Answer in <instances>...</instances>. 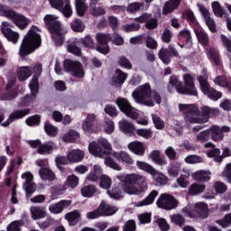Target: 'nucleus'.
Masks as SVG:
<instances>
[{
  "label": "nucleus",
  "mask_w": 231,
  "mask_h": 231,
  "mask_svg": "<svg viewBox=\"0 0 231 231\" xmlns=\"http://www.w3.org/2000/svg\"><path fill=\"white\" fill-rule=\"evenodd\" d=\"M124 184L116 183L114 184L112 189H108L106 194L111 198V199H120V198H124Z\"/></svg>",
  "instance_id": "24"
},
{
  "label": "nucleus",
  "mask_w": 231,
  "mask_h": 231,
  "mask_svg": "<svg viewBox=\"0 0 231 231\" xmlns=\"http://www.w3.org/2000/svg\"><path fill=\"white\" fill-rule=\"evenodd\" d=\"M79 134L75 130H70L62 136V142L65 143H73L75 140H79Z\"/></svg>",
  "instance_id": "44"
},
{
  "label": "nucleus",
  "mask_w": 231,
  "mask_h": 231,
  "mask_svg": "<svg viewBox=\"0 0 231 231\" xmlns=\"http://www.w3.org/2000/svg\"><path fill=\"white\" fill-rule=\"evenodd\" d=\"M30 212L34 221H37V219H44L48 214L46 208L39 206L31 207Z\"/></svg>",
  "instance_id": "29"
},
{
  "label": "nucleus",
  "mask_w": 231,
  "mask_h": 231,
  "mask_svg": "<svg viewBox=\"0 0 231 231\" xmlns=\"http://www.w3.org/2000/svg\"><path fill=\"white\" fill-rule=\"evenodd\" d=\"M64 17H71L73 15V9L69 5V0H65V5H61L60 9H58Z\"/></svg>",
  "instance_id": "54"
},
{
  "label": "nucleus",
  "mask_w": 231,
  "mask_h": 231,
  "mask_svg": "<svg viewBox=\"0 0 231 231\" xmlns=\"http://www.w3.org/2000/svg\"><path fill=\"white\" fill-rule=\"evenodd\" d=\"M216 223L222 226V228H226L231 225V213L226 215L222 219L217 220Z\"/></svg>",
  "instance_id": "63"
},
{
  "label": "nucleus",
  "mask_w": 231,
  "mask_h": 231,
  "mask_svg": "<svg viewBox=\"0 0 231 231\" xmlns=\"http://www.w3.org/2000/svg\"><path fill=\"white\" fill-rule=\"evenodd\" d=\"M79 177L72 174L67 177L65 185H67V187H69V189H77V187H79Z\"/></svg>",
  "instance_id": "55"
},
{
  "label": "nucleus",
  "mask_w": 231,
  "mask_h": 231,
  "mask_svg": "<svg viewBox=\"0 0 231 231\" xmlns=\"http://www.w3.org/2000/svg\"><path fill=\"white\" fill-rule=\"evenodd\" d=\"M104 172V170H102V166L98 165V164H95L90 171V173L88 174V176L87 177V179L89 181H97L100 180V176H102Z\"/></svg>",
  "instance_id": "36"
},
{
  "label": "nucleus",
  "mask_w": 231,
  "mask_h": 231,
  "mask_svg": "<svg viewBox=\"0 0 231 231\" xmlns=\"http://www.w3.org/2000/svg\"><path fill=\"white\" fill-rule=\"evenodd\" d=\"M57 149H58L57 143L50 141L43 144L42 143V144H40V147L37 150V152H38V154L46 156L48 154H51V152H53V151H57Z\"/></svg>",
  "instance_id": "25"
},
{
  "label": "nucleus",
  "mask_w": 231,
  "mask_h": 231,
  "mask_svg": "<svg viewBox=\"0 0 231 231\" xmlns=\"http://www.w3.org/2000/svg\"><path fill=\"white\" fill-rule=\"evenodd\" d=\"M212 10L216 17H223V7H221V4H219V2L215 1L212 3Z\"/></svg>",
  "instance_id": "64"
},
{
  "label": "nucleus",
  "mask_w": 231,
  "mask_h": 231,
  "mask_svg": "<svg viewBox=\"0 0 231 231\" xmlns=\"http://www.w3.org/2000/svg\"><path fill=\"white\" fill-rule=\"evenodd\" d=\"M84 151L80 149H73L67 152V158L69 163H79L84 160Z\"/></svg>",
  "instance_id": "23"
},
{
  "label": "nucleus",
  "mask_w": 231,
  "mask_h": 231,
  "mask_svg": "<svg viewBox=\"0 0 231 231\" xmlns=\"http://www.w3.org/2000/svg\"><path fill=\"white\" fill-rule=\"evenodd\" d=\"M33 73L35 75L29 83V89L31 90L32 97H35L39 93V77L42 73V65L36 64L33 68Z\"/></svg>",
  "instance_id": "15"
},
{
  "label": "nucleus",
  "mask_w": 231,
  "mask_h": 231,
  "mask_svg": "<svg viewBox=\"0 0 231 231\" xmlns=\"http://www.w3.org/2000/svg\"><path fill=\"white\" fill-rule=\"evenodd\" d=\"M118 127L121 133H124L125 134H129L130 136L131 134H133V133H134V131H136V127L134 126V125L125 119L118 122Z\"/></svg>",
  "instance_id": "27"
},
{
  "label": "nucleus",
  "mask_w": 231,
  "mask_h": 231,
  "mask_svg": "<svg viewBox=\"0 0 231 231\" xmlns=\"http://www.w3.org/2000/svg\"><path fill=\"white\" fill-rule=\"evenodd\" d=\"M180 3L181 0H168L162 7L163 15H167V14H172L174 10H178Z\"/></svg>",
  "instance_id": "31"
},
{
  "label": "nucleus",
  "mask_w": 231,
  "mask_h": 231,
  "mask_svg": "<svg viewBox=\"0 0 231 231\" xmlns=\"http://www.w3.org/2000/svg\"><path fill=\"white\" fill-rule=\"evenodd\" d=\"M179 111L183 114L186 124H206L212 115H219L217 108L203 106L201 110L196 105L179 104Z\"/></svg>",
  "instance_id": "1"
},
{
  "label": "nucleus",
  "mask_w": 231,
  "mask_h": 231,
  "mask_svg": "<svg viewBox=\"0 0 231 231\" xmlns=\"http://www.w3.org/2000/svg\"><path fill=\"white\" fill-rule=\"evenodd\" d=\"M13 23L20 30H24V28L30 24V19L26 18V16L23 14H16L13 18Z\"/></svg>",
  "instance_id": "35"
},
{
  "label": "nucleus",
  "mask_w": 231,
  "mask_h": 231,
  "mask_svg": "<svg viewBox=\"0 0 231 231\" xmlns=\"http://www.w3.org/2000/svg\"><path fill=\"white\" fill-rule=\"evenodd\" d=\"M97 208L99 209L101 217L114 216V214H116V212H118V208H116V206L109 205L104 200L100 202Z\"/></svg>",
  "instance_id": "21"
},
{
  "label": "nucleus",
  "mask_w": 231,
  "mask_h": 231,
  "mask_svg": "<svg viewBox=\"0 0 231 231\" xmlns=\"http://www.w3.org/2000/svg\"><path fill=\"white\" fill-rule=\"evenodd\" d=\"M224 133H230V128L228 126H218L213 125L209 128V135L213 142H223L225 138Z\"/></svg>",
  "instance_id": "17"
},
{
  "label": "nucleus",
  "mask_w": 231,
  "mask_h": 231,
  "mask_svg": "<svg viewBox=\"0 0 231 231\" xmlns=\"http://www.w3.org/2000/svg\"><path fill=\"white\" fill-rule=\"evenodd\" d=\"M195 34L197 35V39L202 46H208V34L203 28L198 26L194 29Z\"/></svg>",
  "instance_id": "37"
},
{
  "label": "nucleus",
  "mask_w": 231,
  "mask_h": 231,
  "mask_svg": "<svg viewBox=\"0 0 231 231\" xmlns=\"http://www.w3.org/2000/svg\"><path fill=\"white\" fill-rule=\"evenodd\" d=\"M198 81L202 93L211 100H219V98L223 97V93L212 88L208 84V73L207 72V69H202L201 75L198 77Z\"/></svg>",
  "instance_id": "8"
},
{
  "label": "nucleus",
  "mask_w": 231,
  "mask_h": 231,
  "mask_svg": "<svg viewBox=\"0 0 231 231\" xmlns=\"http://www.w3.org/2000/svg\"><path fill=\"white\" fill-rule=\"evenodd\" d=\"M26 115H30V108H25L23 110H15L10 115L9 118L5 123L2 124V125L4 127H8V125L12 124L14 120H19L20 118H24Z\"/></svg>",
  "instance_id": "22"
},
{
  "label": "nucleus",
  "mask_w": 231,
  "mask_h": 231,
  "mask_svg": "<svg viewBox=\"0 0 231 231\" xmlns=\"http://www.w3.org/2000/svg\"><path fill=\"white\" fill-rule=\"evenodd\" d=\"M96 192H98V189L93 185L85 186L81 189L83 198H91Z\"/></svg>",
  "instance_id": "50"
},
{
  "label": "nucleus",
  "mask_w": 231,
  "mask_h": 231,
  "mask_svg": "<svg viewBox=\"0 0 231 231\" xmlns=\"http://www.w3.org/2000/svg\"><path fill=\"white\" fill-rule=\"evenodd\" d=\"M22 180H24L23 187L27 198H32L33 192L37 190V185L33 182V174L30 171H25L22 174Z\"/></svg>",
  "instance_id": "13"
},
{
  "label": "nucleus",
  "mask_w": 231,
  "mask_h": 231,
  "mask_svg": "<svg viewBox=\"0 0 231 231\" xmlns=\"http://www.w3.org/2000/svg\"><path fill=\"white\" fill-rule=\"evenodd\" d=\"M70 26L73 32H80L86 29V25L84 24V23L79 19H74L71 22Z\"/></svg>",
  "instance_id": "59"
},
{
  "label": "nucleus",
  "mask_w": 231,
  "mask_h": 231,
  "mask_svg": "<svg viewBox=\"0 0 231 231\" xmlns=\"http://www.w3.org/2000/svg\"><path fill=\"white\" fill-rule=\"evenodd\" d=\"M82 215L80 211L75 209L65 215V219L68 220V223L70 226H75L80 221Z\"/></svg>",
  "instance_id": "33"
},
{
  "label": "nucleus",
  "mask_w": 231,
  "mask_h": 231,
  "mask_svg": "<svg viewBox=\"0 0 231 231\" xmlns=\"http://www.w3.org/2000/svg\"><path fill=\"white\" fill-rule=\"evenodd\" d=\"M179 39L182 42H186L187 48L192 46V37L189 30H183L179 33Z\"/></svg>",
  "instance_id": "47"
},
{
  "label": "nucleus",
  "mask_w": 231,
  "mask_h": 231,
  "mask_svg": "<svg viewBox=\"0 0 231 231\" xmlns=\"http://www.w3.org/2000/svg\"><path fill=\"white\" fill-rule=\"evenodd\" d=\"M157 207L164 210H172L178 207V200L170 194H162L157 200Z\"/></svg>",
  "instance_id": "12"
},
{
  "label": "nucleus",
  "mask_w": 231,
  "mask_h": 231,
  "mask_svg": "<svg viewBox=\"0 0 231 231\" xmlns=\"http://www.w3.org/2000/svg\"><path fill=\"white\" fill-rule=\"evenodd\" d=\"M135 21L137 23H146L145 26L149 30H152L158 26V21L152 18L149 14H143L140 17L136 18Z\"/></svg>",
  "instance_id": "26"
},
{
  "label": "nucleus",
  "mask_w": 231,
  "mask_h": 231,
  "mask_svg": "<svg viewBox=\"0 0 231 231\" xmlns=\"http://www.w3.org/2000/svg\"><path fill=\"white\" fill-rule=\"evenodd\" d=\"M96 39L97 42V51L103 53V55H107L109 53V46L107 42L111 41V36L109 34L97 33Z\"/></svg>",
  "instance_id": "16"
},
{
  "label": "nucleus",
  "mask_w": 231,
  "mask_h": 231,
  "mask_svg": "<svg viewBox=\"0 0 231 231\" xmlns=\"http://www.w3.org/2000/svg\"><path fill=\"white\" fill-rule=\"evenodd\" d=\"M113 185V180L106 174H103L99 178V187L104 190H109Z\"/></svg>",
  "instance_id": "41"
},
{
  "label": "nucleus",
  "mask_w": 231,
  "mask_h": 231,
  "mask_svg": "<svg viewBox=\"0 0 231 231\" xmlns=\"http://www.w3.org/2000/svg\"><path fill=\"white\" fill-rule=\"evenodd\" d=\"M167 172L171 178H178L181 172V163L172 162L168 166Z\"/></svg>",
  "instance_id": "38"
},
{
  "label": "nucleus",
  "mask_w": 231,
  "mask_h": 231,
  "mask_svg": "<svg viewBox=\"0 0 231 231\" xmlns=\"http://www.w3.org/2000/svg\"><path fill=\"white\" fill-rule=\"evenodd\" d=\"M170 218L171 223H173V225H177V226H183L185 224V217L180 214L171 215L170 216Z\"/></svg>",
  "instance_id": "61"
},
{
  "label": "nucleus",
  "mask_w": 231,
  "mask_h": 231,
  "mask_svg": "<svg viewBox=\"0 0 231 231\" xmlns=\"http://www.w3.org/2000/svg\"><path fill=\"white\" fill-rule=\"evenodd\" d=\"M104 132L106 134H113L115 133V122L109 118L105 119Z\"/></svg>",
  "instance_id": "60"
},
{
  "label": "nucleus",
  "mask_w": 231,
  "mask_h": 231,
  "mask_svg": "<svg viewBox=\"0 0 231 231\" xmlns=\"http://www.w3.org/2000/svg\"><path fill=\"white\" fill-rule=\"evenodd\" d=\"M210 176L212 173L210 171L199 170L191 174V178L195 180V181H209Z\"/></svg>",
  "instance_id": "32"
},
{
  "label": "nucleus",
  "mask_w": 231,
  "mask_h": 231,
  "mask_svg": "<svg viewBox=\"0 0 231 231\" xmlns=\"http://www.w3.org/2000/svg\"><path fill=\"white\" fill-rule=\"evenodd\" d=\"M112 156L117 160V162H122L123 163H127V165H133L134 161L128 155L127 152L121 151V152H113Z\"/></svg>",
  "instance_id": "30"
},
{
  "label": "nucleus",
  "mask_w": 231,
  "mask_h": 231,
  "mask_svg": "<svg viewBox=\"0 0 231 231\" xmlns=\"http://www.w3.org/2000/svg\"><path fill=\"white\" fill-rule=\"evenodd\" d=\"M158 197V191L152 190L148 197H146L143 201L136 204V207H147V205H152L154 199Z\"/></svg>",
  "instance_id": "43"
},
{
  "label": "nucleus",
  "mask_w": 231,
  "mask_h": 231,
  "mask_svg": "<svg viewBox=\"0 0 231 231\" xmlns=\"http://www.w3.org/2000/svg\"><path fill=\"white\" fill-rule=\"evenodd\" d=\"M43 21L49 28L51 40L55 46H62L64 44V35L68 33V29L60 23L59 16L47 14L44 16Z\"/></svg>",
  "instance_id": "5"
},
{
  "label": "nucleus",
  "mask_w": 231,
  "mask_h": 231,
  "mask_svg": "<svg viewBox=\"0 0 231 231\" xmlns=\"http://www.w3.org/2000/svg\"><path fill=\"white\" fill-rule=\"evenodd\" d=\"M12 24L8 22H3L1 24V33L9 41V42H12L13 44H17V42L19 41L20 35L19 32L15 31H12L10 29Z\"/></svg>",
  "instance_id": "14"
},
{
  "label": "nucleus",
  "mask_w": 231,
  "mask_h": 231,
  "mask_svg": "<svg viewBox=\"0 0 231 231\" xmlns=\"http://www.w3.org/2000/svg\"><path fill=\"white\" fill-rule=\"evenodd\" d=\"M16 14L17 13H14L10 7L0 5V15H2V17H6L10 21H14Z\"/></svg>",
  "instance_id": "45"
},
{
  "label": "nucleus",
  "mask_w": 231,
  "mask_h": 231,
  "mask_svg": "<svg viewBox=\"0 0 231 231\" xmlns=\"http://www.w3.org/2000/svg\"><path fill=\"white\" fill-rule=\"evenodd\" d=\"M88 152L96 158H105L104 163L106 167L113 169L114 171H122V167L116 163L114 158L106 157L109 154H113V145L109 143V140L100 137L97 141H93L88 144Z\"/></svg>",
  "instance_id": "2"
},
{
  "label": "nucleus",
  "mask_w": 231,
  "mask_h": 231,
  "mask_svg": "<svg viewBox=\"0 0 231 231\" xmlns=\"http://www.w3.org/2000/svg\"><path fill=\"white\" fill-rule=\"evenodd\" d=\"M152 120L155 128H157L159 131L165 129V122L160 116H156L155 114H152Z\"/></svg>",
  "instance_id": "58"
},
{
  "label": "nucleus",
  "mask_w": 231,
  "mask_h": 231,
  "mask_svg": "<svg viewBox=\"0 0 231 231\" xmlns=\"http://www.w3.org/2000/svg\"><path fill=\"white\" fill-rule=\"evenodd\" d=\"M64 70L68 73H70L72 77L76 79H82L84 77V69L82 65L79 61H73L71 60H65L64 63Z\"/></svg>",
  "instance_id": "11"
},
{
  "label": "nucleus",
  "mask_w": 231,
  "mask_h": 231,
  "mask_svg": "<svg viewBox=\"0 0 231 231\" xmlns=\"http://www.w3.org/2000/svg\"><path fill=\"white\" fill-rule=\"evenodd\" d=\"M210 140V131L209 129L204 130L197 134L196 141L199 143H207Z\"/></svg>",
  "instance_id": "49"
},
{
  "label": "nucleus",
  "mask_w": 231,
  "mask_h": 231,
  "mask_svg": "<svg viewBox=\"0 0 231 231\" xmlns=\"http://www.w3.org/2000/svg\"><path fill=\"white\" fill-rule=\"evenodd\" d=\"M188 192L189 196H198L205 192V184L193 183L189 187Z\"/></svg>",
  "instance_id": "42"
},
{
  "label": "nucleus",
  "mask_w": 231,
  "mask_h": 231,
  "mask_svg": "<svg viewBox=\"0 0 231 231\" xmlns=\"http://www.w3.org/2000/svg\"><path fill=\"white\" fill-rule=\"evenodd\" d=\"M116 105L119 107L120 111L122 113H125L128 118H132V120H136L138 116H140V111L133 106H131V103L126 98L119 97L116 99Z\"/></svg>",
  "instance_id": "10"
},
{
  "label": "nucleus",
  "mask_w": 231,
  "mask_h": 231,
  "mask_svg": "<svg viewBox=\"0 0 231 231\" xmlns=\"http://www.w3.org/2000/svg\"><path fill=\"white\" fill-rule=\"evenodd\" d=\"M44 131L48 136L55 137L57 134H59V128L48 122L44 125Z\"/></svg>",
  "instance_id": "56"
},
{
  "label": "nucleus",
  "mask_w": 231,
  "mask_h": 231,
  "mask_svg": "<svg viewBox=\"0 0 231 231\" xmlns=\"http://www.w3.org/2000/svg\"><path fill=\"white\" fill-rule=\"evenodd\" d=\"M97 120V116L95 114H88L82 123V130L87 134H93L96 133L95 121Z\"/></svg>",
  "instance_id": "19"
},
{
  "label": "nucleus",
  "mask_w": 231,
  "mask_h": 231,
  "mask_svg": "<svg viewBox=\"0 0 231 231\" xmlns=\"http://www.w3.org/2000/svg\"><path fill=\"white\" fill-rule=\"evenodd\" d=\"M38 32H41V30H39L37 26L32 25L28 33L24 36L19 51L21 57L33 53V51L41 46V35Z\"/></svg>",
  "instance_id": "7"
},
{
  "label": "nucleus",
  "mask_w": 231,
  "mask_h": 231,
  "mask_svg": "<svg viewBox=\"0 0 231 231\" xmlns=\"http://www.w3.org/2000/svg\"><path fill=\"white\" fill-rule=\"evenodd\" d=\"M184 86L178 80V77L171 76L170 78L168 90L170 93L174 91V88L180 95H198V89H196V85L194 84V77L190 74H185L183 76Z\"/></svg>",
  "instance_id": "6"
},
{
  "label": "nucleus",
  "mask_w": 231,
  "mask_h": 231,
  "mask_svg": "<svg viewBox=\"0 0 231 231\" xmlns=\"http://www.w3.org/2000/svg\"><path fill=\"white\" fill-rule=\"evenodd\" d=\"M132 96L137 104H142L148 107L154 106V102L162 104V96L156 91L152 92L150 84L140 86L133 92Z\"/></svg>",
  "instance_id": "4"
},
{
  "label": "nucleus",
  "mask_w": 231,
  "mask_h": 231,
  "mask_svg": "<svg viewBox=\"0 0 231 231\" xmlns=\"http://www.w3.org/2000/svg\"><path fill=\"white\" fill-rule=\"evenodd\" d=\"M75 6L78 15L82 17L86 11L88 10V5H86V0H76Z\"/></svg>",
  "instance_id": "48"
},
{
  "label": "nucleus",
  "mask_w": 231,
  "mask_h": 231,
  "mask_svg": "<svg viewBox=\"0 0 231 231\" xmlns=\"http://www.w3.org/2000/svg\"><path fill=\"white\" fill-rule=\"evenodd\" d=\"M71 205V200H60L57 203H52L49 206V212L51 214H62L66 208H68Z\"/></svg>",
  "instance_id": "20"
},
{
  "label": "nucleus",
  "mask_w": 231,
  "mask_h": 231,
  "mask_svg": "<svg viewBox=\"0 0 231 231\" xmlns=\"http://www.w3.org/2000/svg\"><path fill=\"white\" fill-rule=\"evenodd\" d=\"M127 79V74L122 72V70L117 69L116 71L115 77L113 78V82L116 86H122Z\"/></svg>",
  "instance_id": "46"
},
{
  "label": "nucleus",
  "mask_w": 231,
  "mask_h": 231,
  "mask_svg": "<svg viewBox=\"0 0 231 231\" xmlns=\"http://www.w3.org/2000/svg\"><path fill=\"white\" fill-rule=\"evenodd\" d=\"M185 163L189 165H196L198 163H203V157L196 154L188 155L184 159Z\"/></svg>",
  "instance_id": "51"
},
{
  "label": "nucleus",
  "mask_w": 231,
  "mask_h": 231,
  "mask_svg": "<svg viewBox=\"0 0 231 231\" xmlns=\"http://www.w3.org/2000/svg\"><path fill=\"white\" fill-rule=\"evenodd\" d=\"M207 156L208 158H213L215 162L217 163H220V162H223V156H221V151L217 148H213V150H210L207 152Z\"/></svg>",
  "instance_id": "52"
},
{
  "label": "nucleus",
  "mask_w": 231,
  "mask_h": 231,
  "mask_svg": "<svg viewBox=\"0 0 231 231\" xmlns=\"http://www.w3.org/2000/svg\"><path fill=\"white\" fill-rule=\"evenodd\" d=\"M171 52L169 51V50L165 49V48H162L159 51V58L161 59V60L163 62V64H169V62H171Z\"/></svg>",
  "instance_id": "57"
},
{
  "label": "nucleus",
  "mask_w": 231,
  "mask_h": 231,
  "mask_svg": "<svg viewBox=\"0 0 231 231\" xmlns=\"http://www.w3.org/2000/svg\"><path fill=\"white\" fill-rule=\"evenodd\" d=\"M39 176L41 180L47 181H53L55 180V173L50 168H43L39 170Z\"/></svg>",
  "instance_id": "40"
},
{
  "label": "nucleus",
  "mask_w": 231,
  "mask_h": 231,
  "mask_svg": "<svg viewBox=\"0 0 231 231\" xmlns=\"http://www.w3.org/2000/svg\"><path fill=\"white\" fill-rule=\"evenodd\" d=\"M128 149L134 152V154H137L138 156H143L145 153V148L143 147V143L140 141H134L128 144Z\"/></svg>",
  "instance_id": "34"
},
{
  "label": "nucleus",
  "mask_w": 231,
  "mask_h": 231,
  "mask_svg": "<svg viewBox=\"0 0 231 231\" xmlns=\"http://www.w3.org/2000/svg\"><path fill=\"white\" fill-rule=\"evenodd\" d=\"M116 178L121 183H125L123 190L129 196H140L149 186L147 180L138 173H120Z\"/></svg>",
  "instance_id": "3"
},
{
  "label": "nucleus",
  "mask_w": 231,
  "mask_h": 231,
  "mask_svg": "<svg viewBox=\"0 0 231 231\" xmlns=\"http://www.w3.org/2000/svg\"><path fill=\"white\" fill-rule=\"evenodd\" d=\"M18 79L21 82H23V80H27V79H30L32 77V68L30 67H20L17 70Z\"/></svg>",
  "instance_id": "39"
},
{
  "label": "nucleus",
  "mask_w": 231,
  "mask_h": 231,
  "mask_svg": "<svg viewBox=\"0 0 231 231\" xmlns=\"http://www.w3.org/2000/svg\"><path fill=\"white\" fill-rule=\"evenodd\" d=\"M136 167L140 171H143L144 172H147L148 174H152L153 171L155 170L151 164L142 162V161H137L136 162Z\"/></svg>",
  "instance_id": "53"
},
{
  "label": "nucleus",
  "mask_w": 231,
  "mask_h": 231,
  "mask_svg": "<svg viewBox=\"0 0 231 231\" xmlns=\"http://www.w3.org/2000/svg\"><path fill=\"white\" fill-rule=\"evenodd\" d=\"M182 213L188 217H207L208 216V206L204 202H197L194 210L190 206L182 208Z\"/></svg>",
  "instance_id": "9"
},
{
  "label": "nucleus",
  "mask_w": 231,
  "mask_h": 231,
  "mask_svg": "<svg viewBox=\"0 0 231 231\" xmlns=\"http://www.w3.org/2000/svg\"><path fill=\"white\" fill-rule=\"evenodd\" d=\"M198 7L199 9L200 14L203 15L205 19V23L211 33H216L217 32V29L216 27V22L210 17V13L205 6L201 5L200 4H198Z\"/></svg>",
  "instance_id": "18"
},
{
  "label": "nucleus",
  "mask_w": 231,
  "mask_h": 231,
  "mask_svg": "<svg viewBox=\"0 0 231 231\" xmlns=\"http://www.w3.org/2000/svg\"><path fill=\"white\" fill-rule=\"evenodd\" d=\"M151 176L157 187H163V185H167V183H169V178L166 177L165 174L156 170H153V172L151 174Z\"/></svg>",
  "instance_id": "28"
},
{
  "label": "nucleus",
  "mask_w": 231,
  "mask_h": 231,
  "mask_svg": "<svg viewBox=\"0 0 231 231\" xmlns=\"http://www.w3.org/2000/svg\"><path fill=\"white\" fill-rule=\"evenodd\" d=\"M189 175H180L177 179V184L180 187V189H187L189 185H190V181H189Z\"/></svg>",
  "instance_id": "62"
}]
</instances>
